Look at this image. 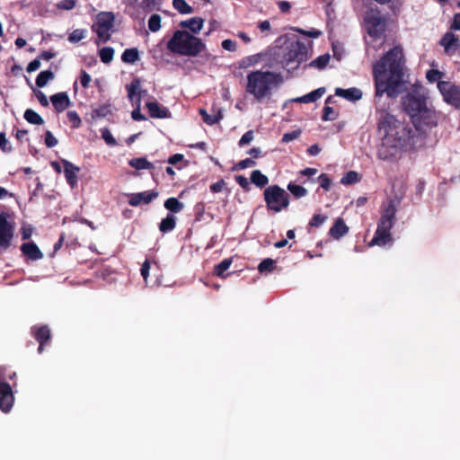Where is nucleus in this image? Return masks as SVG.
Returning <instances> with one entry per match:
<instances>
[{
	"label": "nucleus",
	"mask_w": 460,
	"mask_h": 460,
	"mask_svg": "<svg viewBox=\"0 0 460 460\" xmlns=\"http://www.w3.org/2000/svg\"><path fill=\"white\" fill-rule=\"evenodd\" d=\"M235 181L243 189H248L250 186L249 180L243 175H237L235 176Z\"/></svg>",
	"instance_id": "052dcab7"
},
{
	"label": "nucleus",
	"mask_w": 460,
	"mask_h": 460,
	"mask_svg": "<svg viewBox=\"0 0 460 460\" xmlns=\"http://www.w3.org/2000/svg\"><path fill=\"white\" fill-rule=\"evenodd\" d=\"M337 118V114L333 108L325 105L323 111L322 119L324 121L334 120Z\"/></svg>",
	"instance_id": "de8ad7c7"
},
{
	"label": "nucleus",
	"mask_w": 460,
	"mask_h": 460,
	"mask_svg": "<svg viewBox=\"0 0 460 460\" xmlns=\"http://www.w3.org/2000/svg\"><path fill=\"white\" fill-rule=\"evenodd\" d=\"M122 60L127 63H135L139 59L138 51L136 49H127L121 57Z\"/></svg>",
	"instance_id": "c9c22d12"
},
{
	"label": "nucleus",
	"mask_w": 460,
	"mask_h": 460,
	"mask_svg": "<svg viewBox=\"0 0 460 460\" xmlns=\"http://www.w3.org/2000/svg\"><path fill=\"white\" fill-rule=\"evenodd\" d=\"M325 88L320 87L316 90L312 91L311 93L305 94L301 97L294 98L290 100L293 102H302V103H310L314 102L318 99H320L325 93Z\"/></svg>",
	"instance_id": "4be33fe9"
},
{
	"label": "nucleus",
	"mask_w": 460,
	"mask_h": 460,
	"mask_svg": "<svg viewBox=\"0 0 460 460\" xmlns=\"http://www.w3.org/2000/svg\"><path fill=\"white\" fill-rule=\"evenodd\" d=\"M262 57H263L262 53L247 56L239 61L238 66L240 68H248V67L256 66L261 62V60L262 59Z\"/></svg>",
	"instance_id": "a878e982"
},
{
	"label": "nucleus",
	"mask_w": 460,
	"mask_h": 460,
	"mask_svg": "<svg viewBox=\"0 0 460 460\" xmlns=\"http://www.w3.org/2000/svg\"><path fill=\"white\" fill-rule=\"evenodd\" d=\"M50 101L58 112L64 111L70 105V100L66 93L52 95Z\"/></svg>",
	"instance_id": "412c9836"
},
{
	"label": "nucleus",
	"mask_w": 460,
	"mask_h": 460,
	"mask_svg": "<svg viewBox=\"0 0 460 460\" xmlns=\"http://www.w3.org/2000/svg\"><path fill=\"white\" fill-rule=\"evenodd\" d=\"M45 144L48 147H54L58 145V139L50 131H47L45 134Z\"/></svg>",
	"instance_id": "5fc2aeb1"
},
{
	"label": "nucleus",
	"mask_w": 460,
	"mask_h": 460,
	"mask_svg": "<svg viewBox=\"0 0 460 460\" xmlns=\"http://www.w3.org/2000/svg\"><path fill=\"white\" fill-rule=\"evenodd\" d=\"M174 9L181 14L193 13V8L185 0H174Z\"/></svg>",
	"instance_id": "e433bc0d"
},
{
	"label": "nucleus",
	"mask_w": 460,
	"mask_h": 460,
	"mask_svg": "<svg viewBox=\"0 0 460 460\" xmlns=\"http://www.w3.org/2000/svg\"><path fill=\"white\" fill-rule=\"evenodd\" d=\"M22 240L29 239L33 234V227L31 225H23L21 228Z\"/></svg>",
	"instance_id": "6e6d98bb"
},
{
	"label": "nucleus",
	"mask_w": 460,
	"mask_h": 460,
	"mask_svg": "<svg viewBox=\"0 0 460 460\" xmlns=\"http://www.w3.org/2000/svg\"><path fill=\"white\" fill-rule=\"evenodd\" d=\"M252 139H253V132L252 130H249L242 136L241 139L239 140V146H243L248 145L249 143H251L252 141Z\"/></svg>",
	"instance_id": "4d7b16f0"
},
{
	"label": "nucleus",
	"mask_w": 460,
	"mask_h": 460,
	"mask_svg": "<svg viewBox=\"0 0 460 460\" xmlns=\"http://www.w3.org/2000/svg\"><path fill=\"white\" fill-rule=\"evenodd\" d=\"M300 135H301L300 130H293L291 132L285 133L282 137V142L289 143V142L298 138Z\"/></svg>",
	"instance_id": "603ef678"
},
{
	"label": "nucleus",
	"mask_w": 460,
	"mask_h": 460,
	"mask_svg": "<svg viewBox=\"0 0 460 460\" xmlns=\"http://www.w3.org/2000/svg\"><path fill=\"white\" fill-rule=\"evenodd\" d=\"M126 89L128 92V97L134 106L141 105V98L146 91L141 89V84L139 79H134L130 84L126 85Z\"/></svg>",
	"instance_id": "2eb2a0df"
},
{
	"label": "nucleus",
	"mask_w": 460,
	"mask_h": 460,
	"mask_svg": "<svg viewBox=\"0 0 460 460\" xmlns=\"http://www.w3.org/2000/svg\"><path fill=\"white\" fill-rule=\"evenodd\" d=\"M251 181L258 187H264L268 184L269 179L261 171L255 170L251 174Z\"/></svg>",
	"instance_id": "c85d7f7f"
},
{
	"label": "nucleus",
	"mask_w": 460,
	"mask_h": 460,
	"mask_svg": "<svg viewBox=\"0 0 460 460\" xmlns=\"http://www.w3.org/2000/svg\"><path fill=\"white\" fill-rule=\"evenodd\" d=\"M99 56L103 63L109 64L113 59L114 49L111 47H104L99 50Z\"/></svg>",
	"instance_id": "f704fd0d"
},
{
	"label": "nucleus",
	"mask_w": 460,
	"mask_h": 460,
	"mask_svg": "<svg viewBox=\"0 0 460 460\" xmlns=\"http://www.w3.org/2000/svg\"><path fill=\"white\" fill-rule=\"evenodd\" d=\"M153 58L161 64H169L172 57V38L162 40L152 49Z\"/></svg>",
	"instance_id": "f8f14e48"
},
{
	"label": "nucleus",
	"mask_w": 460,
	"mask_h": 460,
	"mask_svg": "<svg viewBox=\"0 0 460 460\" xmlns=\"http://www.w3.org/2000/svg\"><path fill=\"white\" fill-rule=\"evenodd\" d=\"M255 164L256 162L254 160H252V158H246L236 164L234 167V170H243L249 167H252Z\"/></svg>",
	"instance_id": "8fccbe9b"
},
{
	"label": "nucleus",
	"mask_w": 460,
	"mask_h": 460,
	"mask_svg": "<svg viewBox=\"0 0 460 460\" xmlns=\"http://www.w3.org/2000/svg\"><path fill=\"white\" fill-rule=\"evenodd\" d=\"M329 61H330V55L324 54V55L319 56L317 58L313 60L309 64V66L316 67L318 69H323L327 66Z\"/></svg>",
	"instance_id": "4c0bfd02"
},
{
	"label": "nucleus",
	"mask_w": 460,
	"mask_h": 460,
	"mask_svg": "<svg viewBox=\"0 0 460 460\" xmlns=\"http://www.w3.org/2000/svg\"><path fill=\"white\" fill-rule=\"evenodd\" d=\"M24 119L31 124L42 125L44 123L43 119L33 110L28 109L24 112Z\"/></svg>",
	"instance_id": "7c9ffc66"
},
{
	"label": "nucleus",
	"mask_w": 460,
	"mask_h": 460,
	"mask_svg": "<svg viewBox=\"0 0 460 460\" xmlns=\"http://www.w3.org/2000/svg\"><path fill=\"white\" fill-rule=\"evenodd\" d=\"M159 3H160V0H144L142 2V6L146 11H151Z\"/></svg>",
	"instance_id": "680f3d73"
},
{
	"label": "nucleus",
	"mask_w": 460,
	"mask_h": 460,
	"mask_svg": "<svg viewBox=\"0 0 460 460\" xmlns=\"http://www.w3.org/2000/svg\"><path fill=\"white\" fill-rule=\"evenodd\" d=\"M264 200L269 210L279 213L289 205L288 193L279 185H271L264 190Z\"/></svg>",
	"instance_id": "0eeeda50"
},
{
	"label": "nucleus",
	"mask_w": 460,
	"mask_h": 460,
	"mask_svg": "<svg viewBox=\"0 0 460 460\" xmlns=\"http://www.w3.org/2000/svg\"><path fill=\"white\" fill-rule=\"evenodd\" d=\"M414 129L400 122L394 115L384 113L378 128L384 134L377 149V156L384 161L397 159L404 151L421 146L423 132L438 124V116L433 109L427 106L411 119Z\"/></svg>",
	"instance_id": "f257e3e1"
},
{
	"label": "nucleus",
	"mask_w": 460,
	"mask_h": 460,
	"mask_svg": "<svg viewBox=\"0 0 460 460\" xmlns=\"http://www.w3.org/2000/svg\"><path fill=\"white\" fill-rule=\"evenodd\" d=\"M62 164L67 183L72 188L75 187L77 184V173L79 172L80 168L67 160H62Z\"/></svg>",
	"instance_id": "a211bd4d"
},
{
	"label": "nucleus",
	"mask_w": 460,
	"mask_h": 460,
	"mask_svg": "<svg viewBox=\"0 0 460 460\" xmlns=\"http://www.w3.org/2000/svg\"><path fill=\"white\" fill-rule=\"evenodd\" d=\"M318 181H319V183H320V186L324 189L325 190H328L331 187V180L329 179V177L324 174V173H322L319 177H318Z\"/></svg>",
	"instance_id": "13d9d810"
},
{
	"label": "nucleus",
	"mask_w": 460,
	"mask_h": 460,
	"mask_svg": "<svg viewBox=\"0 0 460 460\" xmlns=\"http://www.w3.org/2000/svg\"><path fill=\"white\" fill-rule=\"evenodd\" d=\"M115 16L111 12H101L94 19L92 30L96 33L97 45L107 42L113 32Z\"/></svg>",
	"instance_id": "6e6552de"
},
{
	"label": "nucleus",
	"mask_w": 460,
	"mask_h": 460,
	"mask_svg": "<svg viewBox=\"0 0 460 460\" xmlns=\"http://www.w3.org/2000/svg\"><path fill=\"white\" fill-rule=\"evenodd\" d=\"M232 264V259L227 258L223 260L221 262L217 264L214 269V273L220 278H226L225 272L230 268Z\"/></svg>",
	"instance_id": "c756f323"
},
{
	"label": "nucleus",
	"mask_w": 460,
	"mask_h": 460,
	"mask_svg": "<svg viewBox=\"0 0 460 460\" xmlns=\"http://www.w3.org/2000/svg\"><path fill=\"white\" fill-rule=\"evenodd\" d=\"M365 25L371 37H379L385 29V20L376 9H370L365 15Z\"/></svg>",
	"instance_id": "9d476101"
},
{
	"label": "nucleus",
	"mask_w": 460,
	"mask_h": 460,
	"mask_svg": "<svg viewBox=\"0 0 460 460\" xmlns=\"http://www.w3.org/2000/svg\"><path fill=\"white\" fill-rule=\"evenodd\" d=\"M349 232V227L346 226L342 218H337L333 226L330 229V234L335 239H340Z\"/></svg>",
	"instance_id": "b1692460"
},
{
	"label": "nucleus",
	"mask_w": 460,
	"mask_h": 460,
	"mask_svg": "<svg viewBox=\"0 0 460 460\" xmlns=\"http://www.w3.org/2000/svg\"><path fill=\"white\" fill-rule=\"evenodd\" d=\"M54 78V74L50 70H45L40 72L36 79V84L39 87H44L49 81L52 80Z\"/></svg>",
	"instance_id": "2f4dec72"
},
{
	"label": "nucleus",
	"mask_w": 460,
	"mask_h": 460,
	"mask_svg": "<svg viewBox=\"0 0 460 460\" xmlns=\"http://www.w3.org/2000/svg\"><path fill=\"white\" fill-rule=\"evenodd\" d=\"M310 43L298 39L288 40L284 47L274 51L277 63L289 73L297 69L310 56Z\"/></svg>",
	"instance_id": "20e7f679"
},
{
	"label": "nucleus",
	"mask_w": 460,
	"mask_h": 460,
	"mask_svg": "<svg viewBox=\"0 0 460 460\" xmlns=\"http://www.w3.org/2000/svg\"><path fill=\"white\" fill-rule=\"evenodd\" d=\"M66 116L74 128H78L81 125L82 120L75 111H70L67 112Z\"/></svg>",
	"instance_id": "3c124183"
},
{
	"label": "nucleus",
	"mask_w": 460,
	"mask_h": 460,
	"mask_svg": "<svg viewBox=\"0 0 460 460\" xmlns=\"http://www.w3.org/2000/svg\"><path fill=\"white\" fill-rule=\"evenodd\" d=\"M327 219V217L322 214H315L312 219L310 220L308 226L309 227H319L321 226Z\"/></svg>",
	"instance_id": "49530a36"
},
{
	"label": "nucleus",
	"mask_w": 460,
	"mask_h": 460,
	"mask_svg": "<svg viewBox=\"0 0 460 460\" xmlns=\"http://www.w3.org/2000/svg\"><path fill=\"white\" fill-rule=\"evenodd\" d=\"M288 190L296 197V198H302L305 197L307 194V190L305 188L295 184L293 182L288 183Z\"/></svg>",
	"instance_id": "58836bf2"
},
{
	"label": "nucleus",
	"mask_w": 460,
	"mask_h": 460,
	"mask_svg": "<svg viewBox=\"0 0 460 460\" xmlns=\"http://www.w3.org/2000/svg\"><path fill=\"white\" fill-rule=\"evenodd\" d=\"M440 45L448 55H454L460 49L459 38L452 32H447L440 40Z\"/></svg>",
	"instance_id": "dca6fc26"
},
{
	"label": "nucleus",
	"mask_w": 460,
	"mask_h": 460,
	"mask_svg": "<svg viewBox=\"0 0 460 460\" xmlns=\"http://www.w3.org/2000/svg\"><path fill=\"white\" fill-rule=\"evenodd\" d=\"M13 394L10 385L0 381V409L4 412H9L13 404Z\"/></svg>",
	"instance_id": "ddd939ff"
},
{
	"label": "nucleus",
	"mask_w": 460,
	"mask_h": 460,
	"mask_svg": "<svg viewBox=\"0 0 460 460\" xmlns=\"http://www.w3.org/2000/svg\"><path fill=\"white\" fill-rule=\"evenodd\" d=\"M40 66V61L39 59H34L29 63L27 66V72L31 73L38 70Z\"/></svg>",
	"instance_id": "338daca9"
},
{
	"label": "nucleus",
	"mask_w": 460,
	"mask_h": 460,
	"mask_svg": "<svg viewBox=\"0 0 460 460\" xmlns=\"http://www.w3.org/2000/svg\"><path fill=\"white\" fill-rule=\"evenodd\" d=\"M159 229L163 233L172 229V214L170 213L167 215V217L161 222Z\"/></svg>",
	"instance_id": "a18cd8bd"
},
{
	"label": "nucleus",
	"mask_w": 460,
	"mask_h": 460,
	"mask_svg": "<svg viewBox=\"0 0 460 460\" xmlns=\"http://www.w3.org/2000/svg\"><path fill=\"white\" fill-rule=\"evenodd\" d=\"M22 252L30 260L37 261L43 258V253L33 242H28L21 246Z\"/></svg>",
	"instance_id": "aec40b11"
},
{
	"label": "nucleus",
	"mask_w": 460,
	"mask_h": 460,
	"mask_svg": "<svg viewBox=\"0 0 460 460\" xmlns=\"http://www.w3.org/2000/svg\"><path fill=\"white\" fill-rule=\"evenodd\" d=\"M179 26L188 28L193 33H198L203 27V20L199 17H193L186 21H181Z\"/></svg>",
	"instance_id": "393cba45"
},
{
	"label": "nucleus",
	"mask_w": 460,
	"mask_h": 460,
	"mask_svg": "<svg viewBox=\"0 0 460 460\" xmlns=\"http://www.w3.org/2000/svg\"><path fill=\"white\" fill-rule=\"evenodd\" d=\"M128 164L137 170L152 168V164L144 157L131 159Z\"/></svg>",
	"instance_id": "473e14b6"
},
{
	"label": "nucleus",
	"mask_w": 460,
	"mask_h": 460,
	"mask_svg": "<svg viewBox=\"0 0 460 460\" xmlns=\"http://www.w3.org/2000/svg\"><path fill=\"white\" fill-rule=\"evenodd\" d=\"M224 186H225V181L223 180H220V181L213 183L212 185H210V190L212 192L217 193L222 190Z\"/></svg>",
	"instance_id": "69168bd1"
},
{
	"label": "nucleus",
	"mask_w": 460,
	"mask_h": 460,
	"mask_svg": "<svg viewBox=\"0 0 460 460\" xmlns=\"http://www.w3.org/2000/svg\"><path fill=\"white\" fill-rule=\"evenodd\" d=\"M36 96H37L38 101L40 102V103L42 106L47 107L49 105L48 98L42 92H40V91L37 92Z\"/></svg>",
	"instance_id": "774afa93"
},
{
	"label": "nucleus",
	"mask_w": 460,
	"mask_h": 460,
	"mask_svg": "<svg viewBox=\"0 0 460 460\" xmlns=\"http://www.w3.org/2000/svg\"><path fill=\"white\" fill-rule=\"evenodd\" d=\"M200 114L203 120L208 125L216 124L223 118V114L219 110L213 112V114H208L205 110H200Z\"/></svg>",
	"instance_id": "bb28decb"
},
{
	"label": "nucleus",
	"mask_w": 460,
	"mask_h": 460,
	"mask_svg": "<svg viewBox=\"0 0 460 460\" xmlns=\"http://www.w3.org/2000/svg\"><path fill=\"white\" fill-rule=\"evenodd\" d=\"M87 31L84 29H76L73 31L69 36L68 40L72 43H77L86 37Z\"/></svg>",
	"instance_id": "a19ab883"
},
{
	"label": "nucleus",
	"mask_w": 460,
	"mask_h": 460,
	"mask_svg": "<svg viewBox=\"0 0 460 460\" xmlns=\"http://www.w3.org/2000/svg\"><path fill=\"white\" fill-rule=\"evenodd\" d=\"M402 104L403 110L411 116V118H414L428 106L424 90L421 87L413 88L402 97Z\"/></svg>",
	"instance_id": "1a4fd4ad"
},
{
	"label": "nucleus",
	"mask_w": 460,
	"mask_h": 460,
	"mask_svg": "<svg viewBox=\"0 0 460 460\" xmlns=\"http://www.w3.org/2000/svg\"><path fill=\"white\" fill-rule=\"evenodd\" d=\"M101 132H102V137L107 145L111 146H114L117 145L116 139L113 137L111 132L108 128H102Z\"/></svg>",
	"instance_id": "c03bdc74"
},
{
	"label": "nucleus",
	"mask_w": 460,
	"mask_h": 460,
	"mask_svg": "<svg viewBox=\"0 0 460 460\" xmlns=\"http://www.w3.org/2000/svg\"><path fill=\"white\" fill-rule=\"evenodd\" d=\"M204 47L200 39L186 31H174V53L195 57Z\"/></svg>",
	"instance_id": "423d86ee"
},
{
	"label": "nucleus",
	"mask_w": 460,
	"mask_h": 460,
	"mask_svg": "<svg viewBox=\"0 0 460 460\" xmlns=\"http://www.w3.org/2000/svg\"><path fill=\"white\" fill-rule=\"evenodd\" d=\"M75 6V0H63L57 4V7L62 10H72Z\"/></svg>",
	"instance_id": "864d4df0"
},
{
	"label": "nucleus",
	"mask_w": 460,
	"mask_h": 460,
	"mask_svg": "<svg viewBox=\"0 0 460 460\" xmlns=\"http://www.w3.org/2000/svg\"><path fill=\"white\" fill-rule=\"evenodd\" d=\"M50 336V331L48 327L43 326L38 329L35 333L36 340L40 342L39 352L40 353L43 349V343L45 341H48Z\"/></svg>",
	"instance_id": "cd10ccee"
},
{
	"label": "nucleus",
	"mask_w": 460,
	"mask_h": 460,
	"mask_svg": "<svg viewBox=\"0 0 460 460\" xmlns=\"http://www.w3.org/2000/svg\"><path fill=\"white\" fill-rule=\"evenodd\" d=\"M13 236V227L10 226L5 217L0 215V249L6 250Z\"/></svg>",
	"instance_id": "4468645a"
},
{
	"label": "nucleus",
	"mask_w": 460,
	"mask_h": 460,
	"mask_svg": "<svg viewBox=\"0 0 460 460\" xmlns=\"http://www.w3.org/2000/svg\"><path fill=\"white\" fill-rule=\"evenodd\" d=\"M359 180L360 176L357 172L349 171L341 179V183L343 185H350L358 182Z\"/></svg>",
	"instance_id": "72a5a7b5"
},
{
	"label": "nucleus",
	"mask_w": 460,
	"mask_h": 460,
	"mask_svg": "<svg viewBox=\"0 0 460 460\" xmlns=\"http://www.w3.org/2000/svg\"><path fill=\"white\" fill-rule=\"evenodd\" d=\"M443 76V73L436 70V69H430L427 72L426 77L429 82L434 83V82H439L442 81L441 78Z\"/></svg>",
	"instance_id": "09e8293b"
},
{
	"label": "nucleus",
	"mask_w": 460,
	"mask_h": 460,
	"mask_svg": "<svg viewBox=\"0 0 460 460\" xmlns=\"http://www.w3.org/2000/svg\"><path fill=\"white\" fill-rule=\"evenodd\" d=\"M283 82L280 74L270 70H253L247 74L245 91L258 102L270 99L274 89Z\"/></svg>",
	"instance_id": "7ed1b4c3"
},
{
	"label": "nucleus",
	"mask_w": 460,
	"mask_h": 460,
	"mask_svg": "<svg viewBox=\"0 0 460 460\" xmlns=\"http://www.w3.org/2000/svg\"><path fill=\"white\" fill-rule=\"evenodd\" d=\"M396 212V205L392 199L382 206L381 217L375 236L369 243V246H384L392 242L391 229L395 223Z\"/></svg>",
	"instance_id": "39448f33"
},
{
	"label": "nucleus",
	"mask_w": 460,
	"mask_h": 460,
	"mask_svg": "<svg viewBox=\"0 0 460 460\" xmlns=\"http://www.w3.org/2000/svg\"><path fill=\"white\" fill-rule=\"evenodd\" d=\"M275 268V261L272 259H264L258 266L261 273L271 272Z\"/></svg>",
	"instance_id": "ea45409f"
},
{
	"label": "nucleus",
	"mask_w": 460,
	"mask_h": 460,
	"mask_svg": "<svg viewBox=\"0 0 460 460\" xmlns=\"http://www.w3.org/2000/svg\"><path fill=\"white\" fill-rule=\"evenodd\" d=\"M222 48L227 51H235L236 43L232 40H225L222 41Z\"/></svg>",
	"instance_id": "bf43d9fd"
},
{
	"label": "nucleus",
	"mask_w": 460,
	"mask_h": 460,
	"mask_svg": "<svg viewBox=\"0 0 460 460\" xmlns=\"http://www.w3.org/2000/svg\"><path fill=\"white\" fill-rule=\"evenodd\" d=\"M404 61L402 49L394 47L373 66L375 97L385 93L394 98L403 90Z\"/></svg>",
	"instance_id": "f03ea898"
},
{
	"label": "nucleus",
	"mask_w": 460,
	"mask_h": 460,
	"mask_svg": "<svg viewBox=\"0 0 460 460\" xmlns=\"http://www.w3.org/2000/svg\"><path fill=\"white\" fill-rule=\"evenodd\" d=\"M149 270H150V264L147 261H146L143 263L142 268H141V275H142L144 280L146 281V283H147V278L149 276Z\"/></svg>",
	"instance_id": "0e129e2a"
},
{
	"label": "nucleus",
	"mask_w": 460,
	"mask_h": 460,
	"mask_svg": "<svg viewBox=\"0 0 460 460\" xmlns=\"http://www.w3.org/2000/svg\"><path fill=\"white\" fill-rule=\"evenodd\" d=\"M146 107L150 116L153 118H166L170 114V111L166 108L160 105L156 102H148L146 103Z\"/></svg>",
	"instance_id": "5701e85b"
},
{
	"label": "nucleus",
	"mask_w": 460,
	"mask_h": 460,
	"mask_svg": "<svg viewBox=\"0 0 460 460\" xmlns=\"http://www.w3.org/2000/svg\"><path fill=\"white\" fill-rule=\"evenodd\" d=\"M335 95L344 98L349 102H357L362 98L363 93L361 90L357 87H351L348 89L336 88Z\"/></svg>",
	"instance_id": "6ab92c4d"
},
{
	"label": "nucleus",
	"mask_w": 460,
	"mask_h": 460,
	"mask_svg": "<svg viewBox=\"0 0 460 460\" xmlns=\"http://www.w3.org/2000/svg\"><path fill=\"white\" fill-rule=\"evenodd\" d=\"M90 82H91L90 75L87 74L85 71H82L81 76H80V83H81L82 86L84 88L88 87Z\"/></svg>",
	"instance_id": "e2e57ef3"
},
{
	"label": "nucleus",
	"mask_w": 460,
	"mask_h": 460,
	"mask_svg": "<svg viewBox=\"0 0 460 460\" xmlns=\"http://www.w3.org/2000/svg\"><path fill=\"white\" fill-rule=\"evenodd\" d=\"M437 87L443 100L455 107H460V87L450 81H439Z\"/></svg>",
	"instance_id": "9b49d317"
},
{
	"label": "nucleus",
	"mask_w": 460,
	"mask_h": 460,
	"mask_svg": "<svg viewBox=\"0 0 460 460\" xmlns=\"http://www.w3.org/2000/svg\"><path fill=\"white\" fill-rule=\"evenodd\" d=\"M148 28L151 31L156 32L161 28V16L159 14H153L148 21Z\"/></svg>",
	"instance_id": "79ce46f5"
},
{
	"label": "nucleus",
	"mask_w": 460,
	"mask_h": 460,
	"mask_svg": "<svg viewBox=\"0 0 460 460\" xmlns=\"http://www.w3.org/2000/svg\"><path fill=\"white\" fill-rule=\"evenodd\" d=\"M111 110L110 104H104V105L98 107L97 109H95L93 111V118H103V117H106L109 114H111Z\"/></svg>",
	"instance_id": "37998d69"
},
{
	"label": "nucleus",
	"mask_w": 460,
	"mask_h": 460,
	"mask_svg": "<svg viewBox=\"0 0 460 460\" xmlns=\"http://www.w3.org/2000/svg\"><path fill=\"white\" fill-rule=\"evenodd\" d=\"M156 197L157 192L153 190L133 193L129 195L128 203L133 207H137L140 204H148Z\"/></svg>",
	"instance_id": "f3484780"
}]
</instances>
